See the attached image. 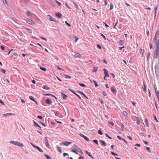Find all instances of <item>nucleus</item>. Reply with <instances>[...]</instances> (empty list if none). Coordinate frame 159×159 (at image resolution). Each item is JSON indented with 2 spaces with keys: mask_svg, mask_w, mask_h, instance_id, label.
Masks as SVG:
<instances>
[{
  "mask_svg": "<svg viewBox=\"0 0 159 159\" xmlns=\"http://www.w3.org/2000/svg\"><path fill=\"white\" fill-rule=\"evenodd\" d=\"M113 5L112 3H111L110 4V10H112L113 9Z\"/></svg>",
  "mask_w": 159,
  "mask_h": 159,
  "instance_id": "nucleus-44",
  "label": "nucleus"
},
{
  "mask_svg": "<svg viewBox=\"0 0 159 159\" xmlns=\"http://www.w3.org/2000/svg\"><path fill=\"white\" fill-rule=\"evenodd\" d=\"M103 70H104V73L105 74L108 73V71L107 69H104Z\"/></svg>",
  "mask_w": 159,
  "mask_h": 159,
  "instance_id": "nucleus-34",
  "label": "nucleus"
},
{
  "mask_svg": "<svg viewBox=\"0 0 159 159\" xmlns=\"http://www.w3.org/2000/svg\"><path fill=\"white\" fill-rule=\"evenodd\" d=\"M111 90L114 93H116V92H117L116 90L113 87H111Z\"/></svg>",
  "mask_w": 159,
  "mask_h": 159,
  "instance_id": "nucleus-17",
  "label": "nucleus"
},
{
  "mask_svg": "<svg viewBox=\"0 0 159 159\" xmlns=\"http://www.w3.org/2000/svg\"><path fill=\"white\" fill-rule=\"evenodd\" d=\"M143 87H144V88H143L144 90L143 91H144L146 92V91H147V89H146V85L144 83H143Z\"/></svg>",
  "mask_w": 159,
  "mask_h": 159,
  "instance_id": "nucleus-37",
  "label": "nucleus"
},
{
  "mask_svg": "<svg viewBox=\"0 0 159 159\" xmlns=\"http://www.w3.org/2000/svg\"><path fill=\"white\" fill-rule=\"evenodd\" d=\"M29 98L30 100H32V101L35 102L37 104H38L37 102L35 100L33 96H30Z\"/></svg>",
  "mask_w": 159,
  "mask_h": 159,
  "instance_id": "nucleus-12",
  "label": "nucleus"
},
{
  "mask_svg": "<svg viewBox=\"0 0 159 159\" xmlns=\"http://www.w3.org/2000/svg\"><path fill=\"white\" fill-rule=\"evenodd\" d=\"M143 142L145 144L147 145L148 144V142L146 141L143 140Z\"/></svg>",
  "mask_w": 159,
  "mask_h": 159,
  "instance_id": "nucleus-62",
  "label": "nucleus"
},
{
  "mask_svg": "<svg viewBox=\"0 0 159 159\" xmlns=\"http://www.w3.org/2000/svg\"><path fill=\"white\" fill-rule=\"evenodd\" d=\"M98 70V67L94 68V71L95 72H96Z\"/></svg>",
  "mask_w": 159,
  "mask_h": 159,
  "instance_id": "nucleus-58",
  "label": "nucleus"
},
{
  "mask_svg": "<svg viewBox=\"0 0 159 159\" xmlns=\"http://www.w3.org/2000/svg\"><path fill=\"white\" fill-rule=\"evenodd\" d=\"M26 14L28 16H30L31 15V13L29 11L26 12Z\"/></svg>",
  "mask_w": 159,
  "mask_h": 159,
  "instance_id": "nucleus-49",
  "label": "nucleus"
},
{
  "mask_svg": "<svg viewBox=\"0 0 159 159\" xmlns=\"http://www.w3.org/2000/svg\"><path fill=\"white\" fill-rule=\"evenodd\" d=\"M43 88L44 89L47 90H49L50 89V88L46 85H44Z\"/></svg>",
  "mask_w": 159,
  "mask_h": 159,
  "instance_id": "nucleus-21",
  "label": "nucleus"
},
{
  "mask_svg": "<svg viewBox=\"0 0 159 159\" xmlns=\"http://www.w3.org/2000/svg\"><path fill=\"white\" fill-rule=\"evenodd\" d=\"M45 102L47 104H51V103H52L51 102V100L49 99H47L45 100Z\"/></svg>",
  "mask_w": 159,
  "mask_h": 159,
  "instance_id": "nucleus-14",
  "label": "nucleus"
},
{
  "mask_svg": "<svg viewBox=\"0 0 159 159\" xmlns=\"http://www.w3.org/2000/svg\"><path fill=\"white\" fill-rule=\"evenodd\" d=\"M85 152L86 153V154L89 156L90 157H91V156L92 155H91V154L88 151H85Z\"/></svg>",
  "mask_w": 159,
  "mask_h": 159,
  "instance_id": "nucleus-31",
  "label": "nucleus"
},
{
  "mask_svg": "<svg viewBox=\"0 0 159 159\" xmlns=\"http://www.w3.org/2000/svg\"><path fill=\"white\" fill-rule=\"evenodd\" d=\"M155 50L154 52V57H157V54L159 52V39H158L157 41L155 43Z\"/></svg>",
  "mask_w": 159,
  "mask_h": 159,
  "instance_id": "nucleus-1",
  "label": "nucleus"
},
{
  "mask_svg": "<svg viewBox=\"0 0 159 159\" xmlns=\"http://www.w3.org/2000/svg\"><path fill=\"white\" fill-rule=\"evenodd\" d=\"M93 82H94V83L95 84V86L96 87H97L98 86V85L97 82L93 80Z\"/></svg>",
  "mask_w": 159,
  "mask_h": 159,
  "instance_id": "nucleus-36",
  "label": "nucleus"
},
{
  "mask_svg": "<svg viewBox=\"0 0 159 159\" xmlns=\"http://www.w3.org/2000/svg\"><path fill=\"white\" fill-rule=\"evenodd\" d=\"M48 19L50 21H52V20H53V18H52L51 16L50 15H48Z\"/></svg>",
  "mask_w": 159,
  "mask_h": 159,
  "instance_id": "nucleus-24",
  "label": "nucleus"
},
{
  "mask_svg": "<svg viewBox=\"0 0 159 159\" xmlns=\"http://www.w3.org/2000/svg\"><path fill=\"white\" fill-rule=\"evenodd\" d=\"M157 32L155 34V36L154 37V39H153V42H155V43L157 41Z\"/></svg>",
  "mask_w": 159,
  "mask_h": 159,
  "instance_id": "nucleus-13",
  "label": "nucleus"
},
{
  "mask_svg": "<svg viewBox=\"0 0 159 159\" xmlns=\"http://www.w3.org/2000/svg\"><path fill=\"white\" fill-rule=\"evenodd\" d=\"M137 119V122H136V124L138 125H139L140 124V121L138 117H136Z\"/></svg>",
  "mask_w": 159,
  "mask_h": 159,
  "instance_id": "nucleus-18",
  "label": "nucleus"
},
{
  "mask_svg": "<svg viewBox=\"0 0 159 159\" xmlns=\"http://www.w3.org/2000/svg\"><path fill=\"white\" fill-rule=\"evenodd\" d=\"M108 123L109 124L111 125L112 126H113L114 125V123L112 121H108Z\"/></svg>",
  "mask_w": 159,
  "mask_h": 159,
  "instance_id": "nucleus-41",
  "label": "nucleus"
},
{
  "mask_svg": "<svg viewBox=\"0 0 159 159\" xmlns=\"http://www.w3.org/2000/svg\"><path fill=\"white\" fill-rule=\"evenodd\" d=\"M155 71L156 75L158 76H159V68L158 67L156 66L155 67Z\"/></svg>",
  "mask_w": 159,
  "mask_h": 159,
  "instance_id": "nucleus-6",
  "label": "nucleus"
},
{
  "mask_svg": "<svg viewBox=\"0 0 159 159\" xmlns=\"http://www.w3.org/2000/svg\"><path fill=\"white\" fill-rule=\"evenodd\" d=\"M69 90L70 91V92H71L72 93H74L75 94H76V93L73 90H72L71 89H69Z\"/></svg>",
  "mask_w": 159,
  "mask_h": 159,
  "instance_id": "nucleus-39",
  "label": "nucleus"
},
{
  "mask_svg": "<svg viewBox=\"0 0 159 159\" xmlns=\"http://www.w3.org/2000/svg\"><path fill=\"white\" fill-rule=\"evenodd\" d=\"M78 93H80L81 95H83L87 99H89L86 96V95L83 92L80 91H78L77 92Z\"/></svg>",
  "mask_w": 159,
  "mask_h": 159,
  "instance_id": "nucleus-11",
  "label": "nucleus"
},
{
  "mask_svg": "<svg viewBox=\"0 0 159 159\" xmlns=\"http://www.w3.org/2000/svg\"><path fill=\"white\" fill-rule=\"evenodd\" d=\"M36 149L40 152H43V150L42 149H41L39 147H36Z\"/></svg>",
  "mask_w": 159,
  "mask_h": 159,
  "instance_id": "nucleus-23",
  "label": "nucleus"
},
{
  "mask_svg": "<svg viewBox=\"0 0 159 159\" xmlns=\"http://www.w3.org/2000/svg\"><path fill=\"white\" fill-rule=\"evenodd\" d=\"M144 125L147 127H148L149 125L148 122V120L147 119H145L144 120Z\"/></svg>",
  "mask_w": 159,
  "mask_h": 159,
  "instance_id": "nucleus-10",
  "label": "nucleus"
},
{
  "mask_svg": "<svg viewBox=\"0 0 159 159\" xmlns=\"http://www.w3.org/2000/svg\"><path fill=\"white\" fill-rule=\"evenodd\" d=\"M102 94L104 96H107V94L105 91H103L102 92Z\"/></svg>",
  "mask_w": 159,
  "mask_h": 159,
  "instance_id": "nucleus-55",
  "label": "nucleus"
},
{
  "mask_svg": "<svg viewBox=\"0 0 159 159\" xmlns=\"http://www.w3.org/2000/svg\"><path fill=\"white\" fill-rule=\"evenodd\" d=\"M84 139L87 141H89V139L86 136L85 137H84Z\"/></svg>",
  "mask_w": 159,
  "mask_h": 159,
  "instance_id": "nucleus-50",
  "label": "nucleus"
},
{
  "mask_svg": "<svg viewBox=\"0 0 159 159\" xmlns=\"http://www.w3.org/2000/svg\"><path fill=\"white\" fill-rule=\"evenodd\" d=\"M97 47L98 48L100 49H102V47H101V46L99 45V44H98L97 45Z\"/></svg>",
  "mask_w": 159,
  "mask_h": 159,
  "instance_id": "nucleus-63",
  "label": "nucleus"
},
{
  "mask_svg": "<svg viewBox=\"0 0 159 159\" xmlns=\"http://www.w3.org/2000/svg\"><path fill=\"white\" fill-rule=\"evenodd\" d=\"M26 21L27 23L30 25H32L34 24L33 21L31 20L28 18H27L26 19Z\"/></svg>",
  "mask_w": 159,
  "mask_h": 159,
  "instance_id": "nucleus-5",
  "label": "nucleus"
},
{
  "mask_svg": "<svg viewBox=\"0 0 159 159\" xmlns=\"http://www.w3.org/2000/svg\"><path fill=\"white\" fill-rule=\"evenodd\" d=\"M146 150L150 153L152 152V151L150 150V148L149 147H145Z\"/></svg>",
  "mask_w": 159,
  "mask_h": 159,
  "instance_id": "nucleus-25",
  "label": "nucleus"
},
{
  "mask_svg": "<svg viewBox=\"0 0 159 159\" xmlns=\"http://www.w3.org/2000/svg\"><path fill=\"white\" fill-rule=\"evenodd\" d=\"M65 23L68 26L70 27L71 26V25L70 24L68 23V22L67 21H65Z\"/></svg>",
  "mask_w": 159,
  "mask_h": 159,
  "instance_id": "nucleus-46",
  "label": "nucleus"
},
{
  "mask_svg": "<svg viewBox=\"0 0 159 159\" xmlns=\"http://www.w3.org/2000/svg\"><path fill=\"white\" fill-rule=\"evenodd\" d=\"M1 71L4 74H5L6 72L5 70L3 69H2Z\"/></svg>",
  "mask_w": 159,
  "mask_h": 159,
  "instance_id": "nucleus-57",
  "label": "nucleus"
},
{
  "mask_svg": "<svg viewBox=\"0 0 159 159\" xmlns=\"http://www.w3.org/2000/svg\"><path fill=\"white\" fill-rule=\"evenodd\" d=\"M123 113L125 116H127V115H128V113L125 111H123Z\"/></svg>",
  "mask_w": 159,
  "mask_h": 159,
  "instance_id": "nucleus-40",
  "label": "nucleus"
},
{
  "mask_svg": "<svg viewBox=\"0 0 159 159\" xmlns=\"http://www.w3.org/2000/svg\"><path fill=\"white\" fill-rule=\"evenodd\" d=\"M79 84L82 87H85L86 86V85L83 83H79Z\"/></svg>",
  "mask_w": 159,
  "mask_h": 159,
  "instance_id": "nucleus-28",
  "label": "nucleus"
},
{
  "mask_svg": "<svg viewBox=\"0 0 159 159\" xmlns=\"http://www.w3.org/2000/svg\"><path fill=\"white\" fill-rule=\"evenodd\" d=\"M93 142L97 145L98 144V141L97 140L95 139L93 140Z\"/></svg>",
  "mask_w": 159,
  "mask_h": 159,
  "instance_id": "nucleus-38",
  "label": "nucleus"
},
{
  "mask_svg": "<svg viewBox=\"0 0 159 159\" xmlns=\"http://www.w3.org/2000/svg\"><path fill=\"white\" fill-rule=\"evenodd\" d=\"M54 112L56 116H57V115L59 113V112L56 111H54Z\"/></svg>",
  "mask_w": 159,
  "mask_h": 159,
  "instance_id": "nucleus-47",
  "label": "nucleus"
},
{
  "mask_svg": "<svg viewBox=\"0 0 159 159\" xmlns=\"http://www.w3.org/2000/svg\"><path fill=\"white\" fill-rule=\"evenodd\" d=\"M153 116H154V120L157 121V122H158V120L157 119V118L156 116L155 115H153Z\"/></svg>",
  "mask_w": 159,
  "mask_h": 159,
  "instance_id": "nucleus-42",
  "label": "nucleus"
},
{
  "mask_svg": "<svg viewBox=\"0 0 159 159\" xmlns=\"http://www.w3.org/2000/svg\"><path fill=\"white\" fill-rule=\"evenodd\" d=\"M72 143L71 142H62L61 143L63 144L64 145L66 146H68L69 145L71 144Z\"/></svg>",
  "mask_w": 159,
  "mask_h": 159,
  "instance_id": "nucleus-7",
  "label": "nucleus"
},
{
  "mask_svg": "<svg viewBox=\"0 0 159 159\" xmlns=\"http://www.w3.org/2000/svg\"><path fill=\"white\" fill-rule=\"evenodd\" d=\"M65 76L66 77V78L67 79H70L71 78V77L70 76L68 75H66Z\"/></svg>",
  "mask_w": 159,
  "mask_h": 159,
  "instance_id": "nucleus-59",
  "label": "nucleus"
},
{
  "mask_svg": "<svg viewBox=\"0 0 159 159\" xmlns=\"http://www.w3.org/2000/svg\"><path fill=\"white\" fill-rule=\"evenodd\" d=\"M98 133L100 135H102L103 134L102 132L100 130H99L98 131Z\"/></svg>",
  "mask_w": 159,
  "mask_h": 159,
  "instance_id": "nucleus-35",
  "label": "nucleus"
},
{
  "mask_svg": "<svg viewBox=\"0 0 159 159\" xmlns=\"http://www.w3.org/2000/svg\"><path fill=\"white\" fill-rule=\"evenodd\" d=\"M79 135L81 137L84 138V137H85V136L84 135V134H79Z\"/></svg>",
  "mask_w": 159,
  "mask_h": 159,
  "instance_id": "nucleus-60",
  "label": "nucleus"
},
{
  "mask_svg": "<svg viewBox=\"0 0 159 159\" xmlns=\"http://www.w3.org/2000/svg\"><path fill=\"white\" fill-rule=\"evenodd\" d=\"M117 138L120 140H122L123 139L120 136H117Z\"/></svg>",
  "mask_w": 159,
  "mask_h": 159,
  "instance_id": "nucleus-64",
  "label": "nucleus"
},
{
  "mask_svg": "<svg viewBox=\"0 0 159 159\" xmlns=\"http://www.w3.org/2000/svg\"><path fill=\"white\" fill-rule=\"evenodd\" d=\"M57 150L60 153L61 152V147H57Z\"/></svg>",
  "mask_w": 159,
  "mask_h": 159,
  "instance_id": "nucleus-22",
  "label": "nucleus"
},
{
  "mask_svg": "<svg viewBox=\"0 0 159 159\" xmlns=\"http://www.w3.org/2000/svg\"><path fill=\"white\" fill-rule=\"evenodd\" d=\"M111 153L113 155H115V156H118V155L117 154H116L115 153H114V152H111Z\"/></svg>",
  "mask_w": 159,
  "mask_h": 159,
  "instance_id": "nucleus-52",
  "label": "nucleus"
},
{
  "mask_svg": "<svg viewBox=\"0 0 159 159\" xmlns=\"http://www.w3.org/2000/svg\"><path fill=\"white\" fill-rule=\"evenodd\" d=\"M101 103L102 104H103L104 103V102L103 100L102 99H99Z\"/></svg>",
  "mask_w": 159,
  "mask_h": 159,
  "instance_id": "nucleus-56",
  "label": "nucleus"
},
{
  "mask_svg": "<svg viewBox=\"0 0 159 159\" xmlns=\"http://www.w3.org/2000/svg\"><path fill=\"white\" fill-rule=\"evenodd\" d=\"M75 56L77 57H81V55L80 54L77 53L75 54Z\"/></svg>",
  "mask_w": 159,
  "mask_h": 159,
  "instance_id": "nucleus-32",
  "label": "nucleus"
},
{
  "mask_svg": "<svg viewBox=\"0 0 159 159\" xmlns=\"http://www.w3.org/2000/svg\"><path fill=\"white\" fill-rule=\"evenodd\" d=\"M157 55V57H154V58H158V62H159V52L158 53Z\"/></svg>",
  "mask_w": 159,
  "mask_h": 159,
  "instance_id": "nucleus-29",
  "label": "nucleus"
},
{
  "mask_svg": "<svg viewBox=\"0 0 159 159\" xmlns=\"http://www.w3.org/2000/svg\"><path fill=\"white\" fill-rule=\"evenodd\" d=\"M121 125L122 130V131H123V130H124L123 129H124V126L123 123H121Z\"/></svg>",
  "mask_w": 159,
  "mask_h": 159,
  "instance_id": "nucleus-48",
  "label": "nucleus"
},
{
  "mask_svg": "<svg viewBox=\"0 0 159 159\" xmlns=\"http://www.w3.org/2000/svg\"><path fill=\"white\" fill-rule=\"evenodd\" d=\"M100 34H101V36L103 38V39L105 40L106 39V37H105V36L103 34H102V33H100Z\"/></svg>",
  "mask_w": 159,
  "mask_h": 159,
  "instance_id": "nucleus-43",
  "label": "nucleus"
},
{
  "mask_svg": "<svg viewBox=\"0 0 159 159\" xmlns=\"http://www.w3.org/2000/svg\"><path fill=\"white\" fill-rule=\"evenodd\" d=\"M33 122L34 123V125L35 127H38L39 126V125L36 122H35L34 120L33 121Z\"/></svg>",
  "mask_w": 159,
  "mask_h": 159,
  "instance_id": "nucleus-26",
  "label": "nucleus"
},
{
  "mask_svg": "<svg viewBox=\"0 0 159 159\" xmlns=\"http://www.w3.org/2000/svg\"><path fill=\"white\" fill-rule=\"evenodd\" d=\"M37 117L40 119H42L43 118L42 116H37Z\"/></svg>",
  "mask_w": 159,
  "mask_h": 159,
  "instance_id": "nucleus-61",
  "label": "nucleus"
},
{
  "mask_svg": "<svg viewBox=\"0 0 159 159\" xmlns=\"http://www.w3.org/2000/svg\"><path fill=\"white\" fill-rule=\"evenodd\" d=\"M44 156L47 159H52V158L49 155L47 154H45Z\"/></svg>",
  "mask_w": 159,
  "mask_h": 159,
  "instance_id": "nucleus-19",
  "label": "nucleus"
},
{
  "mask_svg": "<svg viewBox=\"0 0 159 159\" xmlns=\"http://www.w3.org/2000/svg\"><path fill=\"white\" fill-rule=\"evenodd\" d=\"M44 138V142L46 146L48 148H49L50 146L48 143V141L47 139V137H45Z\"/></svg>",
  "mask_w": 159,
  "mask_h": 159,
  "instance_id": "nucleus-4",
  "label": "nucleus"
},
{
  "mask_svg": "<svg viewBox=\"0 0 159 159\" xmlns=\"http://www.w3.org/2000/svg\"><path fill=\"white\" fill-rule=\"evenodd\" d=\"M25 29L27 30L30 33H32V30L31 29L27 28H25Z\"/></svg>",
  "mask_w": 159,
  "mask_h": 159,
  "instance_id": "nucleus-27",
  "label": "nucleus"
},
{
  "mask_svg": "<svg viewBox=\"0 0 159 159\" xmlns=\"http://www.w3.org/2000/svg\"><path fill=\"white\" fill-rule=\"evenodd\" d=\"M119 44L121 45H122L124 43V41L122 40H120L119 42Z\"/></svg>",
  "mask_w": 159,
  "mask_h": 159,
  "instance_id": "nucleus-33",
  "label": "nucleus"
},
{
  "mask_svg": "<svg viewBox=\"0 0 159 159\" xmlns=\"http://www.w3.org/2000/svg\"><path fill=\"white\" fill-rule=\"evenodd\" d=\"M78 152H79L82 154H83L82 151L80 148V149H79V150H78Z\"/></svg>",
  "mask_w": 159,
  "mask_h": 159,
  "instance_id": "nucleus-51",
  "label": "nucleus"
},
{
  "mask_svg": "<svg viewBox=\"0 0 159 159\" xmlns=\"http://www.w3.org/2000/svg\"><path fill=\"white\" fill-rule=\"evenodd\" d=\"M61 97L63 98L64 99L66 100L67 99V98L68 97L67 96L64 94L63 93H61Z\"/></svg>",
  "mask_w": 159,
  "mask_h": 159,
  "instance_id": "nucleus-9",
  "label": "nucleus"
},
{
  "mask_svg": "<svg viewBox=\"0 0 159 159\" xmlns=\"http://www.w3.org/2000/svg\"><path fill=\"white\" fill-rule=\"evenodd\" d=\"M155 90L156 91V93L157 95H159V90H157L155 88Z\"/></svg>",
  "mask_w": 159,
  "mask_h": 159,
  "instance_id": "nucleus-45",
  "label": "nucleus"
},
{
  "mask_svg": "<svg viewBox=\"0 0 159 159\" xmlns=\"http://www.w3.org/2000/svg\"><path fill=\"white\" fill-rule=\"evenodd\" d=\"M40 69L43 71H46V68L45 67H40Z\"/></svg>",
  "mask_w": 159,
  "mask_h": 159,
  "instance_id": "nucleus-30",
  "label": "nucleus"
},
{
  "mask_svg": "<svg viewBox=\"0 0 159 159\" xmlns=\"http://www.w3.org/2000/svg\"><path fill=\"white\" fill-rule=\"evenodd\" d=\"M100 142L104 146H106L107 145L106 142L102 140H100Z\"/></svg>",
  "mask_w": 159,
  "mask_h": 159,
  "instance_id": "nucleus-20",
  "label": "nucleus"
},
{
  "mask_svg": "<svg viewBox=\"0 0 159 159\" xmlns=\"http://www.w3.org/2000/svg\"><path fill=\"white\" fill-rule=\"evenodd\" d=\"M56 16L58 18H60L62 16V15L61 13H57L56 14Z\"/></svg>",
  "mask_w": 159,
  "mask_h": 159,
  "instance_id": "nucleus-16",
  "label": "nucleus"
},
{
  "mask_svg": "<svg viewBox=\"0 0 159 159\" xmlns=\"http://www.w3.org/2000/svg\"><path fill=\"white\" fill-rule=\"evenodd\" d=\"M157 8V7H154V11H155V13H154L155 16H154V19H155L156 17Z\"/></svg>",
  "mask_w": 159,
  "mask_h": 159,
  "instance_id": "nucleus-15",
  "label": "nucleus"
},
{
  "mask_svg": "<svg viewBox=\"0 0 159 159\" xmlns=\"http://www.w3.org/2000/svg\"><path fill=\"white\" fill-rule=\"evenodd\" d=\"M74 4L75 5V7L77 9H79V7H78V6L77 5V4L76 3H75V2H74Z\"/></svg>",
  "mask_w": 159,
  "mask_h": 159,
  "instance_id": "nucleus-53",
  "label": "nucleus"
},
{
  "mask_svg": "<svg viewBox=\"0 0 159 159\" xmlns=\"http://www.w3.org/2000/svg\"><path fill=\"white\" fill-rule=\"evenodd\" d=\"M15 115V114H12V113H7L5 114H3V115L7 117V116H11V115Z\"/></svg>",
  "mask_w": 159,
  "mask_h": 159,
  "instance_id": "nucleus-8",
  "label": "nucleus"
},
{
  "mask_svg": "<svg viewBox=\"0 0 159 159\" xmlns=\"http://www.w3.org/2000/svg\"><path fill=\"white\" fill-rule=\"evenodd\" d=\"M10 143L19 147H22L24 146V145L23 143L19 142L18 141H10Z\"/></svg>",
  "mask_w": 159,
  "mask_h": 159,
  "instance_id": "nucleus-2",
  "label": "nucleus"
},
{
  "mask_svg": "<svg viewBox=\"0 0 159 159\" xmlns=\"http://www.w3.org/2000/svg\"><path fill=\"white\" fill-rule=\"evenodd\" d=\"M105 135H106V136L107 137H108L109 139H112V138L111 137L109 136L107 134H106V133L105 134Z\"/></svg>",
  "mask_w": 159,
  "mask_h": 159,
  "instance_id": "nucleus-54",
  "label": "nucleus"
},
{
  "mask_svg": "<svg viewBox=\"0 0 159 159\" xmlns=\"http://www.w3.org/2000/svg\"><path fill=\"white\" fill-rule=\"evenodd\" d=\"M72 150L71 151L73 152L76 153L77 154H78V151L80 149V148L75 144H74L71 148Z\"/></svg>",
  "mask_w": 159,
  "mask_h": 159,
  "instance_id": "nucleus-3",
  "label": "nucleus"
}]
</instances>
